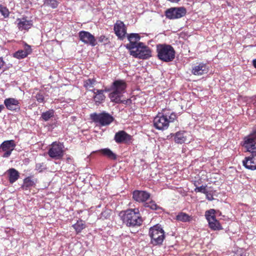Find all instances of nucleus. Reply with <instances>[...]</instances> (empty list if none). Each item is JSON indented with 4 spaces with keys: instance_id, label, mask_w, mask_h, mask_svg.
Masks as SVG:
<instances>
[{
    "instance_id": "5701e85b",
    "label": "nucleus",
    "mask_w": 256,
    "mask_h": 256,
    "mask_svg": "<svg viewBox=\"0 0 256 256\" xmlns=\"http://www.w3.org/2000/svg\"><path fill=\"white\" fill-rule=\"evenodd\" d=\"M92 92L94 94L93 98L96 105H98L104 101L106 96L104 94V90L94 89Z\"/></svg>"
},
{
    "instance_id": "7c9ffc66",
    "label": "nucleus",
    "mask_w": 256,
    "mask_h": 256,
    "mask_svg": "<svg viewBox=\"0 0 256 256\" xmlns=\"http://www.w3.org/2000/svg\"><path fill=\"white\" fill-rule=\"evenodd\" d=\"M95 82V80L89 78L84 82V86L86 89L92 92L93 90H91L90 88H94Z\"/></svg>"
},
{
    "instance_id": "2f4dec72",
    "label": "nucleus",
    "mask_w": 256,
    "mask_h": 256,
    "mask_svg": "<svg viewBox=\"0 0 256 256\" xmlns=\"http://www.w3.org/2000/svg\"><path fill=\"white\" fill-rule=\"evenodd\" d=\"M54 116V112L53 110H49L46 112H44L42 114L41 118L44 121L48 120L50 118H52Z\"/></svg>"
},
{
    "instance_id": "4468645a",
    "label": "nucleus",
    "mask_w": 256,
    "mask_h": 256,
    "mask_svg": "<svg viewBox=\"0 0 256 256\" xmlns=\"http://www.w3.org/2000/svg\"><path fill=\"white\" fill-rule=\"evenodd\" d=\"M242 164L247 169L256 170V152H252L250 156L246 157L242 160Z\"/></svg>"
},
{
    "instance_id": "79ce46f5",
    "label": "nucleus",
    "mask_w": 256,
    "mask_h": 256,
    "mask_svg": "<svg viewBox=\"0 0 256 256\" xmlns=\"http://www.w3.org/2000/svg\"><path fill=\"white\" fill-rule=\"evenodd\" d=\"M101 214H102V216H104L105 218H106L107 217V216H108V214H107L106 212H102Z\"/></svg>"
},
{
    "instance_id": "0eeeda50",
    "label": "nucleus",
    "mask_w": 256,
    "mask_h": 256,
    "mask_svg": "<svg viewBox=\"0 0 256 256\" xmlns=\"http://www.w3.org/2000/svg\"><path fill=\"white\" fill-rule=\"evenodd\" d=\"M90 118L93 122L102 126H108L114 120V117L106 112L99 114H92Z\"/></svg>"
},
{
    "instance_id": "6ab92c4d",
    "label": "nucleus",
    "mask_w": 256,
    "mask_h": 256,
    "mask_svg": "<svg viewBox=\"0 0 256 256\" xmlns=\"http://www.w3.org/2000/svg\"><path fill=\"white\" fill-rule=\"evenodd\" d=\"M17 23V26L19 30H28L32 26V22L31 20H28L25 18H18L16 21Z\"/></svg>"
},
{
    "instance_id": "20e7f679",
    "label": "nucleus",
    "mask_w": 256,
    "mask_h": 256,
    "mask_svg": "<svg viewBox=\"0 0 256 256\" xmlns=\"http://www.w3.org/2000/svg\"><path fill=\"white\" fill-rule=\"evenodd\" d=\"M158 58L165 62H172L175 57V51L170 46L166 44H159L156 46Z\"/></svg>"
},
{
    "instance_id": "9b49d317",
    "label": "nucleus",
    "mask_w": 256,
    "mask_h": 256,
    "mask_svg": "<svg viewBox=\"0 0 256 256\" xmlns=\"http://www.w3.org/2000/svg\"><path fill=\"white\" fill-rule=\"evenodd\" d=\"M186 14V10L183 7L172 8L166 11V16L169 19L179 18Z\"/></svg>"
},
{
    "instance_id": "473e14b6",
    "label": "nucleus",
    "mask_w": 256,
    "mask_h": 256,
    "mask_svg": "<svg viewBox=\"0 0 256 256\" xmlns=\"http://www.w3.org/2000/svg\"><path fill=\"white\" fill-rule=\"evenodd\" d=\"M44 4L50 6L52 8L58 7V2L56 0H44Z\"/></svg>"
},
{
    "instance_id": "f3484780",
    "label": "nucleus",
    "mask_w": 256,
    "mask_h": 256,
    "mask_svg": "<svg viewBox=\"0 0 256 256\" xmlns=\"http://www.w3.org/2000/svg\"><path fill=\"white\" fill-rule=\"evenodd\" d=\"M132 136L124 130H120L116 133L114 140L118 144L126 143L130 141Z\"/></svg>"
},
{
    "instance_id": "6e6552de",
    "label": "nucleus",
    "mask_w": 256,
    "mask_h": 256,
    "mask_svg": "<svg viewBox=\"0 0 256 256\" xmlns=\"http://www.w3.org/2000/svg\"><path fill=\"white\" fill-rule=\"evenodd\" d=\"M243 146L248 152H255L256 150V126L252 128V132L244 137Z\"/></svg>"
},
{
    "instance_id": "37998d69",
    "label": "nucleus",
    "mask_w": 256,
    "mask_h": 256,
    "mask_svg": "<svg viewBox=\"0 0 256 256\" xmlns=\"http://www.w3.org/2000/svg\"><path fill=\"white\" fill-rule=\"evenodd\" d=\"M252 64L255 68H256V59H254L252 61Z\"/></svg>"
},
{
    "instance_id": "e433bc0d",
    "label": "nucleus",
    "mask_w": 256,
    "mask_h": 256,
    "mask_svg": "<svg viewBox=\"0 0 256 256\" xmlns=\"http://www.w3.org/2000/svg\"><path fill=\"white\" fill-rule=\"evenodd\" d=\"M204 194H206V198H207V200H213V199H214L213 196H212V194H211V192H210L207 190L206 193H205Z\"/></svg>"
},
{
    "instance_id": "f704fd0d",
    "label": "nucleus",
    "mask_w": 256,
    "mask_h": 256,
    "mask_svg": "<svg viewBox=\"0 0 256 256\" xmlns=\"http://www.w3.org/2000/svg\"><path fill=\"white\" fill-rule=\"evenodd\" d=\"M206 186H197L194 188V192H202L203 194L206 193L208 190L206 189Z\"/></svg>"
},
{
    "instance_id": "f257e3e1",
    "label": "nucleus",
    "mask_w": 256,
    "mask_h": 256,
    "mask_svg": "<svg viewBox=\"0 0 256 256\" xmlns=\"http://www.w3.org/2000/svg\"><path fill=\"white\" fill-rule=\"evenodd\" d=\"M126 84L124 80H114L110 88L106 90V92H111L109 98L111 102L116 104H126L130 100H122V94L125 92Z\"/></svg>"
},
{
    "instance_id": "f03ea898",
    "label": "nucleus",
    "mask_w": 256,
    "mask_h": 256,
    "mask_svg": "<svg viewBox=\"0 0 256 256\" xmlns=\"http://www.w3.org/2000/svg\"><path fill=\"white\" fill-rule=\"evenodd\" d=\"M119 216L123 224L128 227L140 226L142 222L140 211L138 208H130L122 211L119 213Z\"/></svg>"
},
{
    "instance_id": "b1692460",
    "label": "nucleus",
    "mask_w": 256,
    "mask_h": 256,
    "mask_svg": "<svg viewBox=\"0 0 256 256\" xmlns=\"http://www.w3.org/2000/svg\"><path fill=\"white\" fill-rule=\"evenodd\" d=\"M8 180L11 184L14 182L20 176L19 172L13 168L8 170Z\"/></svg>"
},
{
    "instance_id": "c756f323",
    "label": "nucleus",
    "mask_w": 256,
    "mask_h": 256,
    "mask_svg": "<svg viewBox=\"0 0 256 256\" xmlns=\"http://www.w3.org/2000/svg\"><path fill=\"white\" fill-rule=\"evenodd\" d=\"M144 206L149 208H150L153 210H162V208L160 206H158L156 204V203L153 200H151L150 202H146L144 204Z\"/></svg>"
},
{
    "instance_id": "4be33fe9",
    "label": "nucleus",
    "mask_w": 256,
    "mask_h": 256,
    "mask_svg": "<svg viewBox=\"0 0 256 256\" xmlns=\"http://www.w3.org/2000/svg\"><path fill=\"white\" fill-rule=\"evenodd\" d=\"M32 48L30 46L25 44L24 50H18L14 54V56L18 59L26 58L32 52Z\"/></svg>"
},
{
    "instance_id": "423d86ee",
    "label": "nucleus",
    "mask_w": 256,
    "mask_h": 256,
    "mask_svg": "<svg viewBox=\"0 0 256 256\" xmlns=\"http://www.w3.org/2000/svg\"><path fill=\"white\" fill-rule=\"evenodd\" d=\"M130 51V55L136 58L140 59H148L152 56V52L150 48L142 42H138L134 49Z\"/></svg>"
},
{
    "instance_id": "a19ab883",
    "label": "nucleus",
    "mask_w": 256,
    "mask_h": 256,
    "mask_svg": "<svg viewBox=\"0 0 256 256\" xmlns=\"http://www.w3.org/2000/svg\"><path fill=\"white\" fill-rule=\"evenodd\" d=\"M42 164H37L36 166V169L40 172L42 171L41 170Z\"/></svg>"
},
{
    "instance_id": "9d476101",
    "label": "nucleus",
    "mask_w": 256,
    "mask_h": 256,
    "mask_svg": "<svg viewBox=\"0 0 256 256\" xmlns=\"http://www.w3.org/2000/svg\"><path fill=\"white\" fill-rule=\"evenodd\" d=\"M64 146L62 144L54 142L48 150V154L52 158L60 159L64 155Z\"/></svg>"
},
{
    "instance_id": "c85d7f7f",
    "label": "nucleus",
    "mask_w": 256,
    "mask_h": 256,
    "mask_svg": "<svg viewBox=\"0 0 256 256\" xmlns=\"http://www.w3.org/2000/svg\"><path fill=\"white\" fill-rule=\"evenodd\" d=\"M176 220L182 222H190L191 218L188 214L184 212H180L176 216Z\"/></svg>"
},
{
    "instance_id": "a211bd4d",
    "label": "nucleus",
    "mask_w": 256,
    "mask_h": 256,
    "mask_svg": "<svg viewBox=\"0 0 256 256\" xmlns=\"http://www.w3.org/2000/svg\"><path fill=\"white\" fill-rule=\"evenodd\" d=\"M150 197V194L142 190H134L132 194L133 198L136 202H145Z\"/></svg>"
},
{
    "instance_id": "7ed1b4c3",
    "label": "nucleus",
    "mask_w": 256,
    "mask_h": 256,
    "mask_svg": "<svg viewBox=\"0 0 256 256\" xmlns=\"http://www.w3.org/2000/svg\"><path fill=\"white\" fill-rule=\"evenodd\" d=\"M176 118V115L174 112L170 114L158 113L154 119V126L156 128L164 130H166L168 128L170 123L174 122Z\"/></svg>"
},
{
    "instance_id": "2eb2a0df",
    "label": "nucleus",
    "mask_w": 256,
    "mask_h": 256,
    "mask_svg": "<svg viewBox=\"0 0 256 256\" xmlns=\"http://www.w3.org/2000/svg\"><path fill=\"white\" fill-rule=\"evenodd\" d=\"M114 30L116 34L120 39L123 40L126 34V28L124 22L118 20L114 26Z\"/></svg>"
},
{
    "instance_id": "ddd939ff",
    "label": "nucleus",
    "mask_w": 256,
    "mask_h": 256,
    "mask_svg": "<svg viewBox=\"0 0 256 256\" xmlns=\"http://www.w3.org/2000/svg\"><path fill=\"white\" fill-rule=\"evenodd\" d=\"M15 147L16 144L14 140L4 141L0 146V148L4 152L2 157L8 158L10 156Z\"/></svg>"
},
{
    "instance_id": "1a4fd4ad",
    "label": "nucleus",
    "mask_w": 256,
    "mask_h": 256,
    "mask_svg": "<svg viewBox=\"0 0 256 256\" xmlns=\"http://www.w3.org/2000/svg\"><path fill=\"white\" fill-rule=\"evenodd\" d=\"M215 212L216 210L214 209H210L206 212L205 216L208 222V226L211 230H222V226L216 218Z\"/></svg>"
},
{
    "instance_id": "bb28decb",
    "label": "nucleus",
    "mask_w": 256,
    "mask_h": 256,
    "mask_svg": "<svg viewBox=\"0 0 256 256\" xmlns=\"http://www.w3.org/2000/svg\"><path fill=\"white\" fill-rule=\"evenodd\" d=\"M72 227L76 231V232L78 234L86 228V226L84 222L82 220H78L76 224H73Z\"/></svg>"
},
{
    "instance_id": "cd10ccee",
    "label": "nucleus",
    "mask_w": 256,
    "mask_h": 256,
    "mask_svg": "<svg viewBox=\"0 0 256 256\" xmlns=\"http://www.w3.org/2000/svg\"><path fill=\"white\" fill-rule=\"evenodd\" d=\"M100 152L104 155L108 156V158L115 160L116 159V155L108 148H104L100 150Z\"/></svg>"
},
{
    "instance_id": "dca6fc26",
    "label": "nucleus",
    "mask_w": 256,
    "mask_h": 256,
    "mask_svg": "<svg viewBox=\"0 0 256 256\" xmlns=\"http://www.w3.org/2000/svg\"><path fill=\"white\" fill-rule=\"evenodd\" d=\"M4 104L6 108L12 111H18L20 108V102L14 98H8L4 100Z\"/></svg>"
},
{
    "instance_id": "f8f14e48",
    "label": "nucleus",
    "mask_w": 256,
    "mask_h": 256,
    "mask_svg": "<svg viewBox=\"0 0 256 256\" xmlns=\"http://www.w3.org/2000/svg\"><path fill=\"white\" fill-rule=\"evenodd\" d=\"M80 40L84 44L95 46L96 44V40L94 36L90 32L84 30L79 32Z\"/></svg>"
},
{
    "instance_id": "c9c22d12",
    "label": "nucleus",
    "mask_w": 256,
    "mask_h": 256,
    "mask_svg": "<svg viewBox=\"0 0 256 256\" xmlns=\"http://www.w3.org/2000/svg\"><path fill=\"white\" fill-rule=\"evenodd\" d=\"M34 98L39 102H44V96L42 92H38L34 96Z\"/></svg>"
},
{
    "instance_id": "ea45409f",
    "label": "nucleus",
    "mask_w": 256,
    "mask_h": 256,
    "mask_svg": "<svg viewBox=\"0 0 256 256\" xmlns=\"http://www.w3.org/2000/svg\"><path fill=\"white\" fill-rule=\"evenodd\" d=\"M4 64V62L2 57H0V70L3 68Z\"/></svg>"
},
{
    "instance_id": "aec40b11",
    "label": "nucleus",
    "mask_w": 256,
    "mask_h": 256,
    "mask_svg": "<svg viewBox=\"0 0 256 256\" xmlns=\"http://www.w3.org/2000/svg\"><path fill=\"white\" fill-rule=\"evenodd\" d=\"M208 71L207 65L204 63H200L198 65L194 66L192 72L196 76H200L206 74Z\"/></svg>"
},
{
    "instance_id": "c03bdc74",
    "label": "nucleus",
    "mask_w": 256,
    "mask_h": 256,
    "mask_svg": "<svg viewBox=\"0 0 256 256\" xmlns=\"http://www.w3.org/2000/svg\"><path fill=\"white\" fill-rule=\"evenodd\" d=\"M4 108V106L2 104H0V112L2 111V110Z\"/></svg>"
},
{
    "instance_id": "393cba45",
    "label": "nucleus",
    "mask_w": 256,
    "mask_h": 256,
    "mask_svg": "<svg viewBox=\"0 0 256 256\" xmlns=\"http://www.w3.org/2000/svg\"><path fill=\"white\" fill-rule=\"evenodd\" d=\"M186 132H178L174 134V141L177 144L184 143L186 140V136H185Z\"/></svg>"
},
{
    "instance_id": "39448f33",
    "label": "nucleus",
    "mask_w": 256,
    "mask_h": 256,
    "mask_svg": "<svg viewBox=\"0 0 256 256\" xmlns=\"http://www.w3.org/2000/svg\"><path fill=\"white\" fill-rule=\"evenodd\" d=\"M150 242L154 246L162 244L164 238V232L160 225L156 224L149 230Z\"/></svg>"
},
{
    "instance_id": "4c0bfd02",
    "label": "nucleus",
    "mask_w": 256,
    "mask_h": 256,
    "mask_svg": "<svg viewBox=\"0 0 256 256\" xmlns=\"http://www.w3.org/2000/svg\"><path fill=\"white\" fill-rule=\"evenodd\" d=\"M234 256H245V255H244V252H243L242 250L240 249L238 250L237 252L234 253Z\"/></svg>"
},
{
    "instance_id": "72a5a7b5",
    "label": "nucleus",
    "mask_w": 256,
    "mask_h": 256,
    "mask_svg": "<svg viewBox=\"0 0 256 256\" xmlns=\"http://www.w3.org/2000/svg\"><path fill=\"white\" fill-rule=\"evenodd\" d=\"M0 12L4 18L8 17L10 14L8 10L2 5H0Z\"/></svg>"
},
{
    "instance_id": "a878e982",
    "label": "nucleus",
    "mask_w": 256,
    "mask_h": 256,
    "mask_svg": "<svg viewBox=\"0 0 256 256\" xmlns=\"http://www.w3.org/2000/svg\"><path fill=\"white\" fill-rule=\"evenodd\" d=\"M34 184V182L31 178L30 177H28L24 179L22 188L24 190H28L30 187L33 186Z\"/></svg>"
},
{
    "instance_id": "412c9836",
    "label": "nucleus",
    "mask_w": 256,
    "mask_h": 256,
    "mask_svg": "<svg viewBox=\"0 0 256 256\" xmlns=\"http://www.w3.org/2000/svg\"><path fill=\"white\" fill-rule=\"evenodd\" d=\"M128 38L130 43L126 45V48L130 50L132 49H134L137 46L138 42L140 40V36L138 34H131L128 36Z\"/></svg>"
},
{
    "instance_id": "58836bf2",
    "label": "nucleus",
    "mask_w": 256,
    "mask_h": 256,
    "mask_svg": "<svg viewBox=\"0 0 256 256\" xmlns=\"http://www.w3.org/2000/svg\"><path fill=\"white\" fill-rule=\"evenodd\" d=\"M98 42H105L107 40V38L106 36L102 35L98 37Z\"/></svg>"
}]
</instances>
